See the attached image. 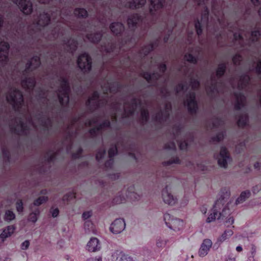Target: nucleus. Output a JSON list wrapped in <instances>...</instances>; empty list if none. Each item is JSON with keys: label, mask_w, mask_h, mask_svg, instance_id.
I'll list each match as a JSON object with an SVG mask.
<instances>
[{"label": "nucleus", "mask_w": 261, "mask_h": 261, "mask_svg": "<svg viewBox=\"0 0 261 261\" xmlns=\"http://www.w3.org/2000/svg\"><path fill=\"white\" fill-rule=\"evenodd\" d=\"M68 91V84L65 79H63L58 93L60 102L62 105H66L69 102Z\"/></svg>", "instance_id": "f257e3e1"}, {"label": "nucleus", "mask_w": 261, "mask_h": 261, "mask_svg": "<svg viewBox=\"0 0 261 261\" xmlns=\"http://www.w3.org/2000/svg\"><path fill=\"white\" fill-rule=\"evenodd\" d=\"M164 220L166 225L174 231H178L180 230L182 227L183 222L182 221L177 219H174L169 214H166L164 215Z\"/></svg>", "instance_id": "f03ea898"}, {"label": "nucleus", "mask_w": 261, "mask_h": 261, "mask_svg": "<svg viewBox=\"0 0 261 261\" xmlns=\"http://www.w3.org/2000/svg\"><path fill=\"white\" fill-rule=\"evenodd\" d=\"M218 163L220 167L226 168L231 160L229 154L225 147H221L220 153L217 157Z\"/></svg>", "instance_id": "7ed1b4c3"}, {"label": "nucleus", "mask_w": 261, "mask_h": 261, "mask_svg": "<svg viewBox=\"0 0 261 261\" xmlns=\"http://www.w3.org/2000/svg\"><path fill=\"white\" fill-rule=\"evenodd\" d=\"M77 65L84 71H89L91 68V60L88 54L80 55L77 59Z\"/></svg>", "instance_id": "20e7f679"}, {"label": "nucleus", "mask_w": 261, "mask_h": 261, "mask_svg": "<svg viewBox=\"0 0 261 261\" xmlns=\"http://www.w3.org/2000/svg\"><path fill=\"white\" fill-rule=\"evenodd\" d=\"M7 100L13 105L14 108H16L23 102V96L20 91L13 90L7 96Z\"/></svg>", "instance_id": "39448f33"}, {"label": "nucleus", "mask_w": 261, "mask_h": 261, "mask_svg": "<svg viewBox=\"0 0 261 261\" xmlns=\"http://www.w3.org/2000/svg\"><path fill=\"white\" fill-rule=\"evenodd\" d=\"M125 228V222L122 219H116L111 225L110 231L114 234L121 233Z\"/></svg>", "instance_id": "423d86ee"}, {"label": "nucleus", "mask_w": 261, "mask_h": 261, "mask_svg": "<svg viewBox=\"0 0 261 261\" xmlns=\"http://www.w3.org/2000/svg\"><path fill=\"white\" fill-rule=\"evenodd\" d=\"M162 198L164 202L169 205H173L177 202V198L171 193V187L166 186L162 191Z\"/></svg>", "instance_id": "0eeeda50"}, {"label": "nucleus", "mask_w": 261, "mask_h": 261, "mask_svg": "<svg viewBox=\"0 0 261 261\" xmlns=\"http://www.w3.org/2000/svg\"><path fill=\"white\" fill-rule=\"evenodd\" d=\"M17 5L21 11L25 14H30L32 12V4L30 1L27 0H12Z\"/></svg>", "instance_id": "6e6552de"}, {"label": "nucleus", "mask_w": 261, "mask_h": 261, "mask_svg": "<svg viewBox=\"0 0 261 261\" xmlns=\"http://www.w3.org/2000/svg\"><path fill=\"white\" fill-rule=\"evenodd\" d=\"M101 249V244L99 240L95 237L91 238L88 242L86 245V249L91 252H95Z\"/></svg>", "instance_id": "1a4fd4ad"}, {"label": "nucleus", "mask_w": 261, "mask_h": 261, "mask_svg": "<svg viewBox=\"0 0 261 261\" xmlns=\"http://www.w3.org/2000/svg\"><path fill=\"white\" fill-rule=\"evenodd\" d=\"M212 245V241L210 239H204L199 249V255L201 257H204L206 256L208 254V252L211 248Z\"/></svg>", "instance_id": "9d476101"}, {"label": "nucleus", "mask_w": 261, "mask_h": 261, "mask_svg": "<svg viewBox=\"0 0 261 261\" xmlns=\"http://www.w3.org/2000/svg\"><path fill=\"white\" fill-rule=\"evenodd\" d=\"M195 93H191L189 95L187 96L186 100L185 101V105H187L189 111L191 112H195L197 109V106L195 100Z\"/></svg>", "instance_id": "9b49d317"}, {"label": "nucleus", "mask_w": 261, "mask_h": 261, "mask_svg": "<svg viewBox=\"0 0 261 261\" xmlns=\"http://www.w3.org/2000/svg\"><path fill=\"white\" fill-rule=\"evenodd\" d=\"M113 160H110L106 163V171L109 177L112 179L115 180L119 177V173L116 172L113 167Z\"/></svg>", "instance_id": "f8f14e48"}, {"label": "nucleus", "mask_w": 261, "mask_h": 261, "mask_svg": "<svg viewBox=\"0 0 261 261\" xmlns=\"http://www.w3.org/2000/svg\"><path fill=\"white\" fill-rule=\"evenodd\" d=\"M218 219H221L227 227L232 225L234 222L233 218L230 216V211H227L226 213L225 211H222L220 213Z\"/></svg>", "instance_id": "ddd939ff"}, {"label": "nucleus", "mask_w": 261, "mask_h": 261, "mask_svg": "<svg viewBox=\"0 0 261 261\" xmlns=\"http://www.w3.org/2000/svg\"><path fill=\"white\" fill-rule=\"evenodd\" d=\"M112 256L115 261H136L122 252L117 251L113 254Z\"/></svg>", "instance_id": "4468645a"}, {"label": "nucleus", "mask_w": 261, "mask_h": 261, "mask_svg": "<svg viewBox=\"0 0 261 261\" xmlns=\"http://www.w3.org/2000/svg\"><path fill=\"white\" fill-rule=\"evenodd\" d=\"M112 256L115 261H136L122 252L117 251L113 254Z\"/></svg>", "instance_id": "2eb2a0df"}, {"label": "nucleus", "mask_w": 261, "mask_h": 261, "mask_svg": "<svg viewBox=\"0 0 261 261\" xmlns=\"http://www.w3.org/2000/svg\"><path fill=\"white\" fill-rule=\"evenodd\" d=\"M9 44L6 42L0 43V60L2 62L6 61L8 56Z\"/></svg>", "instance_id": "dca6fc26"}, {"label": "nucleus", "mask_w": 261, "mask_h": 261, "mask_svg": "<svg viewBox=\"0 0 261 261\" xmlns=\"http://www.w3.org/2000/svg\"><path fill=\"white\" fill-rule=\"evenodd\" d=\"M15 229V227L13 225L8 226L4 229L0 234V238L2 242L10 237L14 233Z\"/></svg>", "instance_id": "f3484780"}, {"label": "nucleus", "mask_w": 261, "mask_h": 261, "mask_svg": "<svg viewBox=\"0 0 261 261\" xmlns=\"http://www.w3.org/2000/svg\"><path fill=\"white\" fill-rule=\"evenodd\" d=\"M150 12L152 14L153 12L160 9L163 7V4L164 0H150Z\"/></svg>", "instance_id": "a211bd4d"}, {"label": "nucleus", "mask_w": 261, "mask_h": 261, "mask_svg": "<svg viewBox=\"0 0 261 261\" xmlns=\"http://www.w3.org/2000/svg\"><path fill=\"white\" fill-rule=\"evenodd\" d=\"M228 204V203L222 201V199H218L214 206V210L218 212L219 210L222 209V211H225V213H226L227 211H229L228 208H226Z\"/></svg>", "instance_id": "6ab92c4d"}, {"label": "nucleus", "mask_w": 261, "mask_h": 261, "mask_svg": "<svg viewBox=\"0 0 261 261\" xmlns=\"http://www.w3.org/2000/svg\"><path fill=\"white\" fill-rule=\"evenodd\" d=\"M233 234V232L232 230L229 229L224 231L221 236L218 239L217 242L219 243H221L225 241L228 240L230 237Z\"/></svg>", "instance_id": "aec40b11"}, {"label": "nucleus", "mask_w": 261, "mask_h": 261, "mask_svg": "<svg viewBox=\"0 0 261 261\" xmlns=\"http://www.w3.org/2000/svg\"><path fill=\"white\" fill-rule=\"evenodd\" d=\"M230 191L229 189H224L221 191L220 196L219 198L225 202L229 203L230 202Z\"/></svg>", "instance_id": "412c9836"}, {"label": "nucleus", "mask_w": 261, "mask_h": 261, "mask_svg": "<svg viewBox=\"0 0 261 261\" xmlns=\"http://www.w3.org/2000/svg\"><path fill=\"white\" fill-rule=\"evenodd\" d=\"M110 29L113 33L118 34L124 30V27L121 23H112L110 25Z\"/></svg>", "instance_id": "4be33fe9"}, {"label": "nucleus", "mask_w": 261, "mask_h": 261, "mask_svg": "<svg viewBox=\"0 0 261 261\" xmlns=\"http://www.w3.org/2000/svg\"><path fill=\"white\" fill-rule=\"evenodd\" d=\"M50 21L48 15L47 14H41L40 16L37 24L38 27H43L48 24Z\"/></svg>", "instance_id": "5701e85b"}, {"label": "nucleus", "mask_w": 261, "mask_h": 261, "mask_svg": "<svg viewBox=\"0 0 261 261\" xmlns=\"http://www.w3.org/2000/svg\"><path fill=\"white\" fill-rule=\"evenodd\" d=\"M99 96L97 92H94L88 100L87 105L88 106H99L100 105L98 99Z\"/></svg>", "instance_id": "b1692460"}, {"label": "nucleus", "mask_w": 261, "mask_h": 261, "mask_svg": "<svg viewBox=\"0 0 261 261\" xmlns=\"http://www.w3.org/2000/svg\"><path fill=\"white\" fill-rule=\"evenodd\" d=\"M251 195V193L249 191H245L242 192L240 196L237 199L236 201V204L241 203L245 201L247 198H248Z\"/></svg>", "instance_id": "393cba45"}, {"label": "nucleus", "mask_w": 261, "mask_h": 261, "mask_svg": "<svg viewBox=\"0 0 261 261\" xmlns=\"http://www.w3.org/2000/svg\"><path fill=\"white\" fill-rule=\"evenodd\" d=\"M40 64V61L39 58L38 57H34L30 61L27 68L28 69H30L32 70L38 67Z\"/></svg>", "instance_id": "a878e982"}, {"label": "nucleus", "mask_w": 261, "mask_h": 261, "mask_svg": "<svg viewBox=\"0 0 261 261\" xmlns=\"http://www.w3.org/2000/svg\"><path fill=\"white\" fill-rule=\"evenodd\" d=\"M237 103L235 108L237 110H240L243 106L244 101L245 99V96L241 93L236 94Z\"/></svg>", "instance_id": "bb28decb"}, {"label": "nucleus", "mask_w": 261, "mask_h": 261, "mask_svg": "<svg viewBox=\"0 0 261 261\" xmlns=\"http://www.w3.org/2000/svg\"><path fill=\"white\" fill-rule=\"evenodd\" d=\"M146 3V0H133L130 3L129 7L130 8H139L144 6Z\"/></svg>", "instance_id": "cd10ccee"}, {"label": "nucleus", "mask_w": 261, "mask_h": 261, "mask_svg": "<svg viewBox=\"0 0 261 261\" xmlns=\"http://www.w3.org/2000/svg\"><path fill=\"white\" fill-rule=\"evenodd\" d=\"M139 20V17L137 14L131 16L127 20L128 25L129 28L134 27Z\"/></svg>", "instance_id": "c85d7f7f"}, {"label": "nucleus", "mask_w": 261, "mask_h": 261, "mask_svg": "<svg viewBox=\"0 0 261 261\" xmlns=\"http://www.w3.org/2000/svg\"><path fill=\"white\" fill-rule=\"evenodd\" d=\"M15 218V215L14 212L10 210L6 211L4 216L5 221L10 222L14 220Z\"/></svg>", "instance_id": "c756f323"}, {"label": "nucleus", "mask_w": 261, "mask_h": 261, "mask_svg": "<svg viewBox=\"0 0 261 261\" xmlns=\"http://www.w3.org/2000/svg\"><path fill=\"white\" fill-rule=\"evenodd\" d=\"M22 86L24 88L30 89L35 86V81L32 79H28L22 82Z\"/></svg>", "instance_id": "7c9ffc66"}, {"label": "nucleus", "mask_w": 261, "mask_h": 261, "mask_svg": "<svg viewBox=\"0 0 261 261\" xmlns=\"http://www.w3.org/2000/svg\"><path fill=\"white\" fill-rule=\"evenodd\" d=\"M74 14L78 17H85L87 16V11L83 8L76 9L74 10Z\"/></svg>", "instance_id": "2f4dec72"}, {"label": "nucleus", "mask_w": 261, "mask_h": 261, "mask_svg": "<svg viewBox=\"0 0 261 261\" xmlns=\"http://www.w3.org/2000/svg\"><path fill=\"white\" fill-rule=\"evenodd\" d=\"M137 101V100L136 99L133 100V101L131 104V108L132 109V110H126V109H125L124 111H125V116H128V115L132 114L133 113L134 110L135 109H136L138 107Z\"/></svg>", "instance_id": "473e14b6"}, {"label": "nucleus", "mask_w": 261, "mask_h": 261, "mask_svg": "<svg viewBox=\"0 0 261 261\" xmlns=\"http://www.w3.org/2000/svg\"><path fill=\"white\" fill-rule=\"evenodd\" d=\"M48 200V197L46 196H42L39 197L38 198L36 199L34 202V205L36 206H39L41 204L45 202Z\"/></svg>", "instance_id": "72a5a7b5"}, {"label": "nucleus", "mask_w": 261, "mask_h": 261, "mask_svg": "<svg viewBox=\"0 0 261 261\" xmlns=\"http://www.w3.org/2000/svg\"><path fill=\"white\" fill-rule=\"evenodd\" d=\"M110 124L109 121L105 122L102 124H100L99 126L96 128H94L90 130V133L93 135L95 133L96 131H98L100 129H102L105 126H108Z\"/></svg>", "instance_id": "f704fd0d"}, {"label": "nucleus", "mask_w": 261, "mask_h": 261, "mask_svg": "<svg viewBox=\"0 0 261 261\" xmlns=\"http://www.w3.org/2000/svg\"><path fill=\"white\" fill-rule=\"evenodd\" d=\"M101 37V34H91L88 36V39L92 42H97L99 41Z\"/></svg>", "instance_id": "c9c22d12"}, {"label": "nucleus", "mask_w": 261, "mask_h": 261, "mask_svg": "<svg viewBox=\"0 0 261 261\" xmlns=\"http://www.w3.org/2000/svg\"><path fill=\"white\" fill-rule=\"evenodd\" d=\"M218 212L215 211L214 210V212L209 215L208 217L206 219V222L207 223H210L212 222H213L216 219V217L217 215Z\"/></svg>", "instance_id": "e433bc0d"}, {"label": "nucleus", "mask_w": 261, "mask_h": 261, "mask_svg": "<svg viewBox=\"0 0 261 261\" xmlns=\"http://www.w3.org/2000/svg\"><path fill=\"white\" fill-rule=\"evenodd\" d=\"M225 70V66L224 64L219 65L217 70V75L220 76L223 74Z\"/></svg>", "instance_id": "4c0bfd02"}, {"label": "nucleus", "mask_w": 261, "mask_h": 261, "mask_svg": "<svg viewBox=\"0 0 261 261\" xmlns=\"http://www.w3.org/2000/svg\"><path fill=\"white\" fill-rule=\"evenodd\" d=\"M109 155L110 158L113 157L114 155L117 154V149L115 146H112L110 149L109 150Z\"/></svg>", "instance_id": "58836bf2"}, {"label": "nucleus", "mask_w": 261, "mask_h": 261, "mask_svg": "<svg viewBox=\"0 0 261 261\" xmlns=\"http://www.w3.org/2000/svg\"><path fill=\"white\" fill-rule=\"evenodd\" d=\"M185 58L187 61H189L190 62L193 63H195L196 62V59L195 57H193L192 55H191V54L185 55Z\"/></svg>", "instance_id": "ea45409f"}, {"label": "nucleus", "mask_w": 261, "mask_h": 261, "mask_svg": "<svg viewBox=\"0 0 261 261\" xmlns=\"http://www.w3.org/2000/svg\"><path fill=\"white\" fill-rule=\"evenodd\" d=\"M260 36V33L258 31H255L252 32L251 34V39L252 41L257 40Z\"/></svg>", "instance_id": "a19ab883"}, {"label": "nucleus", "mask_w": 261, "mask_h": 261, "mask_svg": "<svg viewBox=\"0 0 261 261\" xmlns=\"http://www.w3.org/2000/svg\"><path fill=\"white\" fill-rule=\"evenodd\" d=\"M144 77L146 79V80L149 82L151 81L152 80H154L155 79L158 78L155 73H153L152 75L149 74H145Z\"/></svg>", "instance_id": "79ce46f5"}, {"label": "nucleus", "mask_w": 261, "mask_h": 261, "mask_svg": "<svg viewBox=\"0 0 261 261\" xmlns=\"http://www.w3.org/2000/svg\"><path fill=\"white\" fill-rule=\"evenodd\" d=\"M86 261H102V258L99 255L93 256L88 258Z\"/></svg>", "instance_id": "37998d69"}, {"label": "nucleus", "mask_w": 261, "mask_h": 261, "mask_svg": "<svg viewBox=\"0 0 261 261\" xmlns=\"http://www.w3.org/2000/svg\"><path fill=\"white\" fill-rule=\"evenodd\" d=\"M16 210L18 212H22L23 210V204L21 200H19L16 203Z\"/></svg>", "instance_id": "c03bdc74"}, {"label": "nucleus", "mask_w": 261, "mask_h": 261, "mask_svg": "<svg viewBox=\"0 0 261 261\" xmlns=\"http://www.w3.org/2000/svg\"><path fill=\"white\" fill-rule=\"evenodd\" d=\"M106 154V151L103 150L99 151L96 156L97 161H99Z\"/></svg>", "instance_id": "a18cd8bd"}, {"label": "nucleus", "mask_w": 261, "mask_h": 261, "mask_svg": "<svg viewBox=\"0 0 261 261\" xmlns=\"http://www.w3.org/2000/svg\"><path fill=\"white\" fill-rule=\"evenodd\" d=\"M252 191L253 194H257L259 192H260L261 191V184L253 187Z\"/></svg>", "instance_id": "49530a36"}, {"label": "nucleus", "mask_w": 261, "mask_h": 261, "mask_svg": "<svg viewBox=\"0 0 261 261\" xmlns=\"http://www.w3.org/2000/svg\"><path fill=\"white\" fill-rule=\"evenodd\" d=\"M195 25L197 31V34L198 35H200L202 33L201 23H200L199 21H198L197 22L195 23Z\"/></svg>", "instance_id": "de8ad7c7"}, {"label": "nucleus", "mask_w": 261, "mask_h": 261, "mask_svg": "<svg viewBox=\"0 0 261 261\" xmlns=\"http://www.w3.org/2000/svg\"><path fill=\"white\" fill-rule=\"evenodd\" d=\"M92 213L91 212H85L82 215V218L84 220H87L91 217Z\"/></svg>", "instance_id": "09e8293b"}, {"label": "nucleus", "mask_w": 261, "mask_h": 261, "mask_svg": "<svg viewBox=\"0 0 261 261\" xmlns=\"http://www.w3.org/2000/svg\"><path fill=\"white\" fill-rule=\"evenodd\" d=\"M29 241L28 240H25L21 244V249L22 250H26L29 248Z\"/></svg>", "instance_id": "8fccbe9b"}, {"label": "nucleus", "mask_w": 261, "mask_h": 261, "mask_svg": "<svg viewBox=\"0 0 261 261\" xmlns=\"http://www.w3.org/2000/svg\"><path fill=\"white\" fill-rule=\"evenodd\" d=\"M70 49L74 50L76 47V42L74 40H70L68 41Z\"/></svg>", "instance_id": "3c124183"}, {"label": "nucleus", "mask_w": 261, "mask_h": 261, "mask_svg": "<svg viewBox=\"0 0 261 261\" xmlns=\"http://www.w3.org/2000/svg\"><path fill=\"white\" fill-rule=\"evenodd\" d=\"M29 220V221L35 223L37 221V217L36 216V214L31 213L30 215Z\"/></svg>", "instance_id": "603ef678"}, {"label": "nucleus", "mask_w": 261, "mask_h": 261, "mask_svg": "<svg viewBox=\"0 0 261 261\" xmlns=\"http://www.w3.org/2000/svg\"><path fill=\"white\" fill-rule=\"evenodd\" d=\"M148 112L145 110H142L141 112V117L143 120L146 121L148 118Z\"/></svg>", "instance_id": "864d4df0"}, {"label": "nucleus", "mask_w": 261, "mask_h": 261, "mask_svg": "<svg viewBox=\"0 0 261 261\" xmlns=\"http://www.w3.org/2000/svg\"><path fill=\"white\" fill-rule=\"evenodd\" d=\"M180 162L178 159L176 158L175 159H174L173 160H171L169 161H168L167 163H166V164L167 165H171L173 164H179Z\"/></svg>", "instance_id": "5fc2aeb1"}, {"label": "nucleus", "mask_w": 261, "mask_h": 261, "mask_svg": "<svg viewBox=\"0 0 261 261\" xmlns=\"http://www.w3.org/2000/svg\"><path fill=\"white\" fill-rule=\"evenodd\" d=\"M59 210L58 208L54 209L51 212V215L53 217H56L59 215Z\"/></svg>", "instance_id": "6e6d98bb"}, {"label": "nucleus", "mask_w": 261, "mask_h": 261, "mask_svg": "<svg viewBox=\"0 0 261 261\" xmlns=\"http://www.w3.org/2000/svg\"><path fill=\"white\" fill-rule=\"evenodd\" d=\"M241 57L239 55H236L233 58V61L235 64H237L238 61H240L241 60Z\"/></svg>", "instance_id": "4d7b16f0"}, {"label": "nucleus", "mask_w": 261, "mask_h": 261, "mask_svg": "<svg viewBox=\"0 0 261 261\" xmlns=\"http://www.w3.org/2000/svg\"><path fill=\"white\" fill-rule=\"evenodd\" d=\"M223 138V134H219L216 137L214 138V141H219L221 139H222Z\"/></svg>", "instance_id": "13d9d810"}, {"label": "nucleus", "mask_w": 261, "mask_h": 261, "mask_svg": "<svg viewBox=\"0 0 261 261\" xmlns=\"http://www.w3.org/2000/svg\"><path fill=\"white\" fill-rule=\"evenodd\" d=\"M207 11H206V13L202 16L201 22H203L204 21H206L207 19Z\"/></svg>", "instance_id": "bf43d9fd"}, {"label": "nucleus", "mask_w": 261, "mask_h": 261, "mask_svg": "<svg viewBox=\"0 0 261 261\" xmlns=\"http://www.w3.org/2000/svg\"><path fill=\"white\" fill-rule=\"evenodd\" d=\"M187 144L186 142L181 143L179 144V147L181 150L186 149L187 148Z\"/></svg>", "instance_id": "052dcab7"}, {"label": "nucleus", "mask_w": 261, "mask_h": 261, "mask_svg": "<svg viewBox=\"0 0 261 261\" xmlns=\"http://www.w3.org/2000/svg\"><path fill=\"white\" fill-rule=\"evenodd\" d=\"M165 243H164V242L161 240V239H159L158 240V241L156 242V245L158 247H162L163 245H164Z\"/></svg>", "instance_id": "680f3d73"}, {"label": "nucleus", "mask_w": 261, "mask_h": 261, "mask_svg": "<svg viewBox=\"0 0 261 261\" xmlns=\"http://www.w3.org/2000/svg\"><path fill=\"white\" fill-rule=\"evenodd\" d=\"M256 71L257 73H261V63L259 62L257 64V67L256 68Z\"/></svg>", "instance_id": "e2e57ef3"}, {"label": "nucleus", "mask_w": 261, "mask_h": 261, "mask_svg": "<svg viewBox=\"0 0 261 261\" xmlns=\"http://www.w3.org/2000/svg\"><path fill=\"white\" fill-rule=\"evenodd\" d=\"M160 70L163 72L166 69V65L165 64H162L160 66Z\"/></svg>", "instance_id": "0e129e2a"}, {"label": "nucleus", "mask_w": 261, "mask_h": 261, "mask_svg": "<svg viewBox=\"0 0 261 261\" xmlns=\"http://www.w3.org/2000/svg\"><path fill=\"white\" fill-rule=\"evenodd\" d=\"M98 124V120L96 119V120H92V121H89L88 122V125H91L92 124Z\"/></svg>", "instance_id": "69168bd1"}, {"label": "nucleus", "mask_w": 261, "mask_h": 261, "mask_svg": "<svg viewBox=\"0 0 261 261\" xmlns=\"http://www.w3.org/2000/svg\"><path fill=\"white\" fill-rule=\"evenodd\" d=\"M181 90H184V86L182 85H179L177 87V92H179Z\"/></svg>", "instance_id": "338daca9"}, {"label": "nucleus", "mask_w": 261, "mask_h": 261, "mask_svg": "<svg viewBox=\"0 0 261 261\" xmlns=\"http://www.w3.org/2000/svg\"><path fill=\"white\" fill-rule=\"evenodd\" d=\"M201 212L203 214H205L207 212V208L205 206H202L201 207Z\"/></svg>", "instance_id": "774afa93"}]
</instances>
